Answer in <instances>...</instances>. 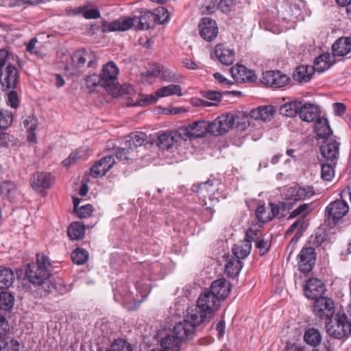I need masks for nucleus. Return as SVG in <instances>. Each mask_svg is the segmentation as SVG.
<instances>
[{
	"instance_id": "864d4df0",
	"label": "nucleus",
	"mask_w": 351,
	"mask_h": 351,
	"mask_svg": "<svg viewBox=\"0 0 351 351\" xmlns=\"http://www.w3.org/2000/svg\"><path fill=\"white\" fill-rule=\"evenodd\" d=\"M217 188L213 186V182L211 181H207L199 185L198 193L205 197L206 195H210L214 194Z\"/></svg>"
},
{
	"instance_id": "393cba45",
	"label": "nucleus",
	"mask_w": 351,
	"mask_h": 351,
	"mask_svg": "<svg viewBox=\"0 0 351 351\" xmlns=\"http://www.w3.org/2000/svg\"><path fill=\"white\" fill-rule=\"evenodd\" d=\"M182 341L172 332L167 334L160 341L164 351H180Z\"/></svg>"
},
{
	"instance_id": "0e129e2a",
	"label": "nucleus",
	"mask_w": 351,
	"mask_h": 351,
	"mask_svg": "<svg viewBox=\"0 0 351 351\" xmlns=\"http://www.w3.org/2000/svg\"><path fill=\"white\" fill-rule=\"evenodd\" d=\"M256 240V247L260 250V254L261 255H264L267 252L270 247V242L263 239H259V238Z\"/></svg>"
},
{
	"instance_id": "c03bdc74",
	"label": "nucleus",
	"mask_w": 351,
	"mask_h": 351,
	"mask_svg": "<svg viewBox=\"0 0 351 351\" xmlns=\"http://www.w3.org/2000/svg\"><path fill=\"white\" fill-rule=\"evenodd\" d=\"M14 302V297L10 293L2 291L0 293V310L10 311Z\"/></svg>"
},
{
	"instance_id": "f257e3e1",
	"label": "nucleus",
	"mask_w": 351,
	"mask_h": 351,
	"mask_svg": "<svg viewBox=\"0 0 351 351\" xmlns=\"http://www.w3.org/2000/svg\"><path fill=\"white\" fill-rule=\"evenodd\" d=\"M196 310H187L184 319L176 324L173 332L182 341H186L194 337L197 327L206 324Z\"/></svg>"
},
{
	"instance_id": "5fc2aeb1",
	"label": "nucleus",
	"mask_w": 351,
	"mask_h": 351,
	"mask_svg": "<svg viewBox=\"0 0 351 351\" xmlns=\"http://www.w3.org/2000/svg\"><path fill=\"white\" fill-rule=\"evenodd\" d=\"M106 351H132L129 343L121 339L114 341Z\"/></svg>"
},
{
	"instance_id": "0eeeda50",
	"label": "nucleus",
	"mask_w": 351,
	"mask_h": 351,
	"mask_svg": "<svg viewBox=\"0 0 351 351\" xmlns=\"http://www.w3.org/2000/svg\"><path fill=\"white\" fill-rule=\"evenodd\" d=\"M314 195L312 188H303L293 186L287 189L286 202L284 203L285 209H291L295 202L311 197Z\"/></svg>"
},
{
	"instance_id": "5701e85b",
	"label": "nucleus",
	"mask_w": 351,
	"mask_h": 351,
	"mask_svg": "<svg viewBox=\"0 0 351 351\" xmlns=\"http://www.w3.org/2000/svg\"><path fill=\"white\" fill-rule=\"evenodd\" d=\"M119 92L120 96L125 97L128 100V106H136L143 104L142 94L136 93L132 86L124 84L120 87Z\"/></svg>"
},
{
	"instance_id": "a211bd4d",
	"label": "nucleus",
	"mask_w": 351,
	"mask_h": 351,
	"mask_svg": "<svg viewBox=\"0 0 351 351\" xmlns=\"http://www.w3.org/2000/svg\"><path fill=\"white\" fill-rule=\"evenodd\" d=\"M115 161L112 156H108L97 161L90 169V174L94 178L104 176L114 165Z\"/></svg>"
},
{
	"instance_id": "6e6d98bb",
	"label": "nucleus",
	"mask_w": 351,
	"mask_h": 351,
	"mask_svg": "<svg viewBox=\"0 0 351 351\" xmlns=\"http://www.w3.org/2000/svg\"><path fill=\"white\" fill-rule=\"evenodd\" d=\"M274 81V82L272 84L271 87L280 88L288 84L289 77L285 74L277 71Z\"/></svg>"
},
{
	"instance_id": "dca6fc26",
	"label": "nucleus",
	"mask_w": 351,
	"mask_h": 351,
	"mask_svg": "<svg viewBox=\"0 0 351 351\" xmlns=\"http://www.w3.org/2000/svg\"><path fill=\"white\" fill-rule=\"evenodd\" d=\"M340 143L332 138H326L320 147L322 156L327 160L335 164L339 156Z\"/></svg>"
},
{
	"instance_id": "37998d69",
	"label": "nucleus",
	"mask_w": 351,
	"mask_h": 351,
	"mask_svg": "<svg viewBox=\"0 0 351 351\" xmlns=\"http://www.w3.org/2000/svg\"><path fill=\"white\" fill-rule=\"evenodd\" d=\"M136 156V151L132 147L126 145L125 147H119L116 149L115 156L121 160L133 159Z\"/></svg>"
},
{
	"instance_id": "f704fd0d",
	"label": "nucleus",
	"mask_w": 351,
	"mask_h": 351,
	"mask_svg": "<svg viewBox=\"0 0 351 351\" xmlns=\"http://www.w3.org/2000/svg\"><path fill=\"white\" fill-rule=\"evenodd\" d=\"M301 102L293 101L282 105L280 109V114L287 117H295L299 114Z\"/></svg>"
},
{
	"instance_id": "774afa93",
	"label": "nucleus",
	"mask_w": 351,
	"mask_h": 351,
	"mask_svg": "<svg viewBox=\"0 0 351 351\" xmlns=\"http://www.w3.org/2000/svg\"><path fill=\"white\" fill-rule=\"evenodd\" d=\"M8 104L14 108H16L19 104V97L18 95L14 90H11L8 95Z\"/></svg>"
},
{
	"instance_id": "f03ea898",
	"label": "nucleus",
	"mask_w": 351,
	"mask_h": 351,
	"mask_svg": "<svg viewBox=\"0 0 351 351\" xmlns=\"http://www.w3.org/2000/svg\"><path fill=\"white\" fill-rule=\"evenodd\" d=\"M220 302L217 296L206 289L199 295L197 300V307L189 310H196L204 319L203 322L208 324L213 319V313L219 309Z\"/></svg>"
},
{
	"instance_id": "6ab92c4d",
	"label": "nucleus",
	"mask_w": 351,
	"mask_h": 351,
	"mask_svg": "<svg viewBox=\"0 0 351 351\" xmlns=\"http://www.w3.org/2000/svg\"><path fill=\"white\" fill-rule=\"evenodd\" d=\"M180 139H182L180 130L164 132L158 136L156 144L160 149H169Z\"/></svg>"
},
{
	"instance_id": "7c9ffc66",
	"label": "nucleus",
	"mask_w": 351,
	"mask_h": 351,
	"mask_svg": "<svg viewBox=\"0 0 351 351\" xmlns=\"http://www.w3.org/2000/svg\"><path fill=\"white\" fill-rule=\"evenodd\" d=\"M314 129L316 134L319 137L325 138V140L326 138H330V136L332 134V130L326 118H317L314 124Z\"/></svg>"
},
{
	"instance_id": "cd10ccee",
	"label": "nucleus",
	"mask_w": 351,
	"mask_h": 351,
	"mask_svg": "<svg viewBox=\"0 0 351 351\" xmlns=\"http://www.w3.org/2000/svg\"><path fill=\"white\" fill-rule=\"evenodd\" d=\"M299 115L301 119L306 122H312L316 121L319 112L316 106L311 104H305L300 105L299 110Z\"/></svg>"
},
{
	"instance_id": "603ef678",
	"label": "nucleus",
	"mask_w": 351,
	"mask_h": 351,
	"mask_svg": "<svg viewBox=\"0 0 351 351\" xmlns=\"http://www.w3.org/2000/svg\"><path fill=\"white\" fill-rule=\"evenodd\" d=\"M334 163L330 164L326 163L322 165V178L326 181H330L335 175V171L333 168Z\"/></svg>"
},
{
	"instance_id": "79ce46f5",
	"label": "nucleus",
	"mask_w": 351,
	"mask_h": 351,
	"mask_svg": "<svg viewBox=\"0 0 351 351\" xmlns=\"http://www.w3.org/2000/svg\"><path fill=\"white\" fill-rule=\"evenodd\" d=\"M126 141V145L132 147L134 149L137 147L141 146L147 139V135L144 132H136L130 134Z\"/></svg>"
},
{
	"instance_id": "e433bc0d",
	"label": "nucleus",
	"mask_w": 351,
	"mask_h": 351,
	"mask_svg": "<svg viewBox=\"0 0 351 351\" xmlns=\"http://www.w3.org/2000/svg\"><path fill=\"white\" fill-rule=\"evenodd\" d=\"M20 344L19 341L8 335L0 339V351H19Z\"/></svg>"
},
{
	"instance_id": "680f3d73",
	"label": "nucleus",
	"mask_w": 351,
	"mask_h": 351,
	"mask_svg": "<svg viewBox=\"0 0 351 351\" xmlns=\"http://www.w3.org/2000/svg\"><path fill=\"white\" fill-rule=\"evenodd\" d=\"M47 284H50V285H48V289H45V291L52 292L53 290H58L61 286V280L56 282L51 275L47 274V277L45 276V285Z\"/></svg>"
},
{
	"instance_id": "f3484780",
	"label": "nucleus",
	"mask_w": 351,
	"mask_h": 351,
	"mask_svg": "<svg viewBox=\"0 0 351 351\" xmlns=\"http://www.w3.org/2000/svg\"><path fill=\"white\" fill-rule=\"evenodd\" d=\"M349 210V207L343 199H337L329 204L326 208V215L332 219H339L343 217Z\"/></svg>"
},
{
	"instance_id": "2eb2a0df",
	"label": "nucleus",
	"mask_w": 351,
	"mask_h": 351,
	"mask_svg": "<svg viewBox=\"0 0 351 351\" xmlns=\"http://www.w3.org/2000/svg\"><path fill=\"white\" fill-rule=\"evenodd\" d=\"M134 25V16L132 17H124L111 23L103 22L101 31L104 33L114 31H126Z\"/></svg>"
},
{
	"instance_id": "09e8293b",
	"label": "nucleus",
	"mask_w": 351,
	"mask_h": 351,
	"mask_svg": "<svg viewBox=\"0 0 351 351\" xmlns=\"http://www.w3.org/2000/svg\"><path fill=\"white\" fill-rule=\"evenodd\" d=\"M74 14H82L86 19H93L100 17V12L97 9H86L84 7H78Z\"/></svg>"
},
{
	"instance_id": "b1692460",
	"label": "nucleus",
	"mask_w": 351,
	"mask_h": 351,
	"mask_svg": "<svg viewBox=\"0 0 351 351\" xmlns=\"http://www.w3.org/2000/svg\"><path fill=\"white\" fill-rule=\"evenodd\" d=\"M215 54L218 60L225 65L232 64L235 59L234 51L221 43L215 46Z\"/></svg>"
},
{
	"instance_id": "ddd939ff",
	"label": "nucleus",
	"mask_w": 351,
	"mask_h": 351,
	"mask_svg": "<svg viewBox=\"0 0 351 351\" xmlns=\"http://www.w3.org/2000/svg\"><path fill=\"white\" fill-rule=\"evenodd\" d=\"M134 20V25L137 29L141 30L148 29L153 27L156 24L154 22V14L151 11L144 9L135 12Z\"/></svg>"
},
{
	"instance_id": "412c9836",
	"label": "nucleus",
	"mask_w": 351,
	"mask_h": 351,
	"mask_svg": "<svg viewBox=\"0 0 351 351\" xmlns=\"http://www.w3.org/2000/svg\"><path fill=\"white\" fill-rule=\"evenodd\" d=\"M232 77L237 82H254L256 79L254 73L245 66L237 64L230 69Z\"/></svg>"
},
{
	"instance_id": "6e6552de",
	"label": "nucleus",
	"mask_w": 351,
	"mask_h": 351,
	"mask_svg": "<svg viewBox=\"0 0 351 351\" xmlns=\"http://www.w3.org/2000/svg\"><path fill=\"white\" fill-rule=\"evenodd\" d=\"M234 123V117L232 114H223L209 123L210 133L214 136H221L228 132Z\"/></svg>"
},
{
	"instance_id": "c9c22d12",
	"label": "nucleus",
	"mask_w": 351,
	"mask_h": 351,
	"mask_svg": "<svg viewBox=\"0 0 351 351\" xmlns=\"http://www.w3.org/2000/svg\"><path fill=\"white\" fill-rule=\"evenodd\" d=\"M330 53H323L317 57L314 61L313 69L314 71L322 73L328 69L331 65Z\"/></svg>"
},
{
	"instance_id": "69168bd1",
	"label": "nucleus",
	"mask_w": 351,
	"mask_h": 351,
	"mask_svg": "<svg viewBox=\"0 0 351 351\" xmlns=\"http://www.w3.org/2000/svg\"><path fill=\"white\" fill-rule=\"evenodd\" d=\"M80 157L77 152H72L66 159L62 161V165L66 167H69L75 164Z\"/></svg>"
},
{
	"instance_id": "f8f14e48",
	"label": "nucleus",
	"mask_w": 351,
	"mask_h": 351,
	"mask_svg": "<svg viewBox=\"0 0 351 351\" xmlns=\"http://www.w3.org/2000/svg\"><path fill=\"white\" fill-rule=\"evenodd\" d=\"M198 29L201 37L208 42L214 40L219 33L216 21L209 17H204L201 20Z\"/></svg>"
},
{
	"instance_id": "1a4fd4ad",
	"label": "nucleus",
	"mask_w": 351,
	"mask_h": 351,
	"mask_svg": "<svg viewBox=\"0 0 351 351\" xmlns=\"http://www.w3.org/2000/svg\"><path fill=\"white\" fill-rule=\"evenodd\" d=\"M179 130L182 134V140L191 138H200L206 135L208 132H210L209 122L197 121Z\"/></svg>"
},
{
	"instance_id": "3c124183",
	"label": "nucleus",
	"mask_w": 351,
	"mask_h": 351,
	"mask_svg": "<svg viewBox=\"0 0 351 351\" xmlns=\"http://www.w3.org/2000/svg\"><path fill=\"white\" fill-rule=\"evenodd\" d=\"M12 123V113L8 110L0 111V129H7Z\"/></svg>"
},
{
	"instance_id": "e2e57ef3",
	"label": "nucleus",
	"mask_w": 351,
	"mask_h": 351,
	"mask_svg": "<svg viewBox=\"0 0 351 351\" xmlns=\"http://www.w3.org/2000/svg\"><path fill=\"white\" fill-rule=\"evenodd\" d=\"M233 5L234 0H220L218 3V8L222 12L227 14L231 12Z\"/></svg>"
},
{
	"instance_id": "7ed1b4c3",
	"label": "nucleus",
	"mask_w": 351,
	"mask_h": 351,
	"mask_svg": "<svg viewBox=\"0 0 351 351\" xmlns=\"http://www.w3.org/2000/svg\"><path fill=\"white\" fill-rule=\"evenodd\" d=\"M328 334L336 339H342L351 335V327L342 311H338L326 323Z\"/></svg>"
},
{
	"instance_id": "bb28decb",
	"label": "nucleus",
	"mask_w": 351,
	"mask_h": 351,
	"mask_svg": "<svg viewBox=\"0 0 351 351\" xmlns=\"http://www.w3.org/2000/svg\"><path fill=\"white\" fill-rule=\"evenodd\" d=\"M332 53L335 56H344L351 51V38L341 37L337 40L332 47Z\"/></svg>"
},
{
	"instance_id": "c85d7f7f",
	"label": "nucleus",
	"mask_w": 351,
	"mask_h": 351,
	"mask_svg": "<svg viewBox=\"0 0 351 351\" xmlns=\"http://www.w3.org/2000/svg\"><path fill=\"white\" fill-rule=\"evenodd\" d=\"M313 73L314 69L313 66L301 65L296 68L293 74V77L300 83H306L311 79Z\"/></svg>"
},
{
	"instance_id": "72a5a7b5",
	"label": "nucleus",
	"mask_w": 351,
	"mask_h": 351,
	"mask_svg": "<svg viewBox=\"0 0 351 351\" xmlns=\"http://www.w3.org/2000/svg\"><path fill=\"white\" fill-rule=\"evenodd\" d=\"M67 234L72 240L82 239L85 234L84 225L80 222H73L67 230Z\"/></svg>"
},
{
	"instance_id": "473e14b6",
	"label": "nucleus",
	"mask_w": 351,
	"mask_h": 351,
	"mask_svg": "<svg viewBox=\"0 0 351 351\" xmlns=\"http://www.w3.org/2000/svg\"><path fill=\"white\" fill-rule=\"evenodd\" d=\"M243 267L242 263L236 258H231L225 265V274L229 278H234L239 275Z\"/></svg>"
},
{
	"instance_id": "bf43d9fd",
	"label": "nucleus",
	"mask_w": 351,
	"mask_h": 351,
	"mask_svg": "<svg viewBox=\"0 0 351 351\" xmlns=\"http://www.w3.org/2000/svg\"><path fill=\"white\" fill-rule=\"evenodd\" d=\"M277 71H267L263 73L261 82L267 86L271 87L272 84L274 82V78L276 75Z\"/></svg>"
},
{
	"instance_id": "2f4dec72",
	"label": "nucleus",
	"mask_w": 351,
	"mask_h": 351,
	"mask_svg": "<svg viewBox=\"0 0 351 351\" xmlns=\"http://www.w3.org/2000/svg\"><path fill=\"white\" fill-rule=\"evenodd\" d=\"M118 73L119 69L114 62H109L104 66L101 76L105 80L106 86H110L116 80Z\"/></svg>"
},
{
	"instance_id": "423d86ee",
	"label": "nucleus",
	"mask_w": 351,
	"mask_h": 351,
	"mask_svg": "<svg viewBox=\"0 0 351 351\" xmlns=\"http://www.w3.org/2000/svg\"><path fill=\"white\" fill-rule=\"evenodd\" d=\"M36 263L27 265L24 278L34 285H41L44 282V255L37 254Z\"/></svg>"
},
{
	"instance_id": "4be33fe9",
	"label": "nucleus",
	"mask_w": 351,
	"mask_h": 351,
	"mask_svg": "<svg viewBox=\"0 0 351 351\" xmlns=\"http://www.w3.org/2000/svg\"><path fill=\"white\" fill-rule=\"evenodd\" d=\"M219 300L226 298L231 290L230 283L225 278L214 280L208 289Z\"/></svg>"
},
{
	"instance_id": "052dcab7",
	"label": "nucleus",
	"mask_w": 351,
	"mask_h": 351,
	"mask_svg": "<svg viewBox=\"0 0 351 351\" xmlns=\"http://www.w3.org/2000/svg\"><path fill=\"white\" fill-rule=\"evenodd\" d=\"M256 216L258 220L261 223H266L271 221L269 214L266 215V208L264 205L258 206L256 210Z\"/></svg>"
},
{
	"instance_id": "de8ad7c7",
	"label": "nucleus",
	"mask_w": 351,
	"mask_h": 351,
	"mask_svg": "<svg viewBox=\"0 0 351 351\" xmlns=\"http://www.w3.org/2000/svg\"><path fill=\"white\" fill-rule=\"evenodd\" d=\"M86 85L88 88H94L97 86L106 87V82H105V80L101 77V75L93 74L86 77Z\"/></svg>"
},
{
	"instance_id": "aec40b11",
	"label": "nucleus",
	"mask_w": 351,
	"mask_h": 351,
	"mask_svg": "<svg viewBox=\"0 0 351 351\" xmlns=\"http://www.w3.org/2000/svg\"><path fill=\"white\" fill-rule=\"evenodd\" d=\"M19 73L13 65H8L3 73H1L0 81L5 89L14 88L18 83Z\"/></svg>"
},
{
	"instance_id": "4c0bfd02",
	"label": "nucleus",
	"mask_w": 351,
	"mask_h": 351,
	"mask_svg": "<svg viewBox=\"0 0 351 351\" xmlns=\"http://www.w3.org/2000/svg\"><path fill=\"white\" fill-rule=\"evenodd\" d=\"M14 273L10 268L0 269V289H5L14 282Z\"/></svg>"
},
{
	"instance_id": "20e7f679",
	"label": "nucleus",
	"mask_w": 351,
	"mask_h": 351,
	"mask_svg": "<svg viewBox=\"0 0 351 351\" xmlns=\"http://www.w3.org/2000/svg\"><path fill=\"white\" fill-rule=\"evenodd\" d=\"M97 57L89 49H82L75 51L71 56V64L66 66L65 70L72 75H77L80 69L87 62V67L94 68L97 65Z\"/></svg>"
},
{
	"instance_id": "13d9d810",
	"label": "nucleus",
	"mask_w": 351,
	"mask_h": 351,
	"mask_svg": "<svg viewBox=\"0 0 351 351\" xmlns=\"http://www.w3.org/2000/svg\"><path fill=\"white\" fill-rule=\"evenodd\" d=\"M93 208L92 205L86 204L79 207L78 210L75 213H77L78 217L82 219L90 217L93 213Z\"/></svg>"
},
{
	"instance_id": "4d7b16f0",
	"label": "nucleus",
	"mask_w": 351,
	"mask_h": 351,
	"mask_svg": "<svg viewBox=\"0 0 351 351\" xmlns=\"http://www.w3.org/2000/svg\"><path fill=\"white\" fill-rule=\"evenodd\" d=\"M204 97L212 102H217V106L221 101V93L219 91L206 90L202 93Z\"/></svg>"
},
{
	"instance_id": "a878e982",
	"label": "nucleus",
	"mask_w": 351,
	"mask_h": 351,
	"mask_svg": "<svg viewBox=\"0 0 351 351\" xmlns=\"http://www.w3.org/2000/svg\"><path fill=\"white\" fill-rule=\"evenodd\" d=\"M275 108L273 106H263L252 109L250 112V117L255 120H270L275 113Z\"/></svg>"
},
{
	"instance_id": "58836bf2",
	"label": "nucleus",
	"mask_w": 351,
	"mask_h": 351,
	"mask_svg": "<svg viewBox=\"0 0 351 351\" xmlns=\"http://www.w3.org/2000/svg\"><path fill=\"white\" fill-rule=\"evenodd\" d=\"M156 94H157L159 97H168L172 95H177L178 96L182 95L181 87L176 84H170L158 88L156 91Z\"/></svg>"
},
{
	"instance_id": "a19ab883",
	"label": "nucleus",
	"mask_w": 351,
	"mask_h": 351,
	"mask_svg": "<svg viewBox=\"0 0 351 351\" xmlns=\"http://www.w3.org/2000/svg\"><path fill=\"white\" fill-rule=\"evenodd\" d=\"M304 339L306 343L312 346H317L321 343L322 337L318 330L312 328L305 332Z\"/></svg>"
},
{
	"instance_id": "8fccbe9b",
	"label": "nucleus",
	"mask_w": 351,
	"mask_h": 351,
	"mask_svg": "<svg viewBox=\"0 0 351 351\" xmlns=\"http://www.w3.org/2000/svg\"><path fill=\"white\" fill-rule=\"evenodd\" d=\"M153 13L154 14L155 23L162 24L169 19V12L164 7H158Z\"/></svg>"
},
{
	"instance_id": "c756f323",
	"label": "nucleus",
	"mask_w": 351,
	"mask_h": 351,
	"mask_svg": "<svg viewBox=\"0 0 351 351\" xmlns=\"http://www.w3.org/2000/svg\"><path fill=\"white\" fill-rule=\"evenodd\" d=\"M37 125V119L30 116L25 118L21 124V128L26 130L27 133V139L29 142H36L35 130L36 129Z\"/></svg>"
},
{
	"instance_id": "ea45409f",
	"label": "nucleus",
	"mask_w": 351,
	"mask_h": 351,
	"mask_svg": "<svg viewBox=\"0 0 351 351\" xmlns=\"http://www.w3.org/2000/svg\"><path fill=\"white\" fill-rule=\"evenodd\" d=\"M147 76L152 77H160L163 80L169 81L172 78V75L171 73L166 69H165L162 66L159 64H154V67L152 70L147 71Z\"/></svg>"
},
{
	"instance_id": "4468645a",
	"label": "nucleus",
	"mask_w": 351,
	"mask_h": 351,
	"mask_svg": "<svg viewBox=\"0 0 351 351\" xmlns=\"http://www.w3.org/2000/svg\"><path fill=\"white\" fill-rule=\"evenodd\" d=\"M326 288L323 282L317 278L308 279L304 288L306 298L314 300L323 298L322 295L325 292Z\"/></svg>"
},
{
	"instance_id": "39448f33",
	"label": "nucleus",
	"mask_w": 351,
	"mask_h": 351,
	"mask_svg": "<svg viewBox=\"0 0 351 351\" xmlns=\"http://www.w3.org/2000/svg\"><path fill=\"white\" fill-rule=\"evenodd\" d=\"M261 231L249 228L245 232V239L234 245L232 252L236 258L240 260L245 258L252 250V242L260 238Z\"/></svg>"
},
{
	"instance_id": "9b49d317",
	"label": "nucleus",
	"mask_w": 351,
	"mask_h": 351,
	"mask_svg": "<svg viewBox=\"0 0 351 351\" xmlns=\"http://www.w3.org/2000/svg\"><path fill=\"white\" fill-rule=\"evenodd\" d=\"M298 257L300 270L303 273H308L311 271L316 261L315 249L313 247H303Z\"/></svg>"
},
{
	"instance_id": "338daca9",
	"label": "nucleus",
	"mask_w": 351,
	"mask_h": 351,
	"mask_svg": "<svg viewBox=\"0 0 351 351\" xmlns=\"http://www.w3.org/2000/svg\"><path fill=\"white\" fill-rule=\"evenodd\" d=\"M159 97H158L157 94L155 95H143L142 94L141 101L143 104L141 106H146L148 104H155Z\"/></svg>"
},
{
	"instance_id": "9d476101",
	"label": "nucleus",
	"mask_w": 351,
	"mask_h": 351,
	"mask_svg": "<svg viewBox=\"0 0 351 351\" xmlns=\"http://www.w3.org/2000/svg\"><path fill=\"white\" fill-rule=\"evenodd\" d=\"M314 314L321 319L328 320L335 314V304L328 298L316 299L313 306Z\"/></svg>"
},
{
	"instance_id": "a18cd8bd",
	"label": "nucleus",
	"mask_w": 351,
	"mask_h": 351,
	"mask_svg": "<svg viewBox=\"0 0 351 351\" xmlns=\"http://www.w3.org/2000/svg\"><path fill=\"white\" fill-rule=\"evenodd\" d=\"M88 258V253L86 250L82 248H77L71 254L73 262L78 265H84Z\"/></svg>"
},
{
	"instance_id": "49530a36",
	"label": "nucleus",
	"mask_w": 351,
	"mask_h": 351,
	"mask_svg": "<svg viewBox=\"0 0 351 351\" xmlns=\"http://www.w3.org/2000/svg\"><path fill=\"white\" fill-rule=\"evenodd\" d=\"M32 187L38 193H40L43 195L44 194V174L37 173L34 175L31 180Z\"/></svg>"
}]
</instances>
